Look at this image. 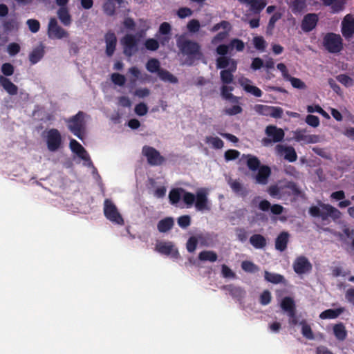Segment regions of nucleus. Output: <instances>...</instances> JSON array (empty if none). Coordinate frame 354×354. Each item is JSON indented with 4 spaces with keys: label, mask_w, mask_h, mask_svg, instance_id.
Masks as SVG:
<instances>
[{
    "label": "nucleus",
    "mask_w": 354,
    "mask_h": 354,
    "mask_svg": "<svg viewBox=\"0 0 354 354\" xmlns=\"http://www.w3.org/2000/svg\"><path fill=\"white\" fill-rule=\"evenodd\" d=\"M243 158L246 160V165L250 171H257V173L253 176L255 183L262 185H267L272 174L270 167L261 165L259 159L252 154L243 155Z\"/></svg>",
    "instance_id": "obj_1"
},
{
    "label": "nucleus",
    "mask_w": 354,
    "mask_h": 354,
    "mask_svg": "<svg viewBox=\"0 0 354 354\" xmlns=\"http://www.w3.org/2000/svg\"><path fill=\"white\" fill-rule=\"evenodd\" d=\"M319 207L313 205L309 208V214L313 217H320L322 221H326L330 217L333 221L341 218V212L329 204L321 203Z\"/></svg>",
    "instance_id": "obj_2"
},
{
    "label": "nucleus",
    "mask_w": 354,
    "mask_h": 354,
    "mask_svg": "<svg viewBox=\"0 0 354 354\" xmlns=\"http://www.w3.org/2000/svg\"><path fill=\"white\" fill-rule=\"evenodd\" d=\"M85 113L80 111L75 115L69 118L66 122L68 130L80 140H83L86 130Z\"/></svg>",
    "instance_id": "obj_3"
},
{
    "label": "nucleus",
    "mask_w": 354,
    "mask_h": 354,
    "mask_svg": "<svg viewBox=\"0 0 354 354\" xmlns=\"http://www.w3.org/2000/svg\"><path fill=\"white\" fill-rule=\"evenodd\" d=\"M177 44L183 55L197 59H199L203 56L201 46L196 41L185 39L182 41H178Z\"/></svg>",
    "instance_id": "obj_4"
},
{
    "label": "nucleus",
    "mask_w": 354,
    "mask_h": 354,
    "mask_svg": "<svg viewBox=\"0 0 354 354\" xmlns=\"http://www.w3.org/2000/svg\"><path fill=\"white\" fill-rule=\"evenodd\" d=\"M323 45L329 53H337L343 49V40L339 34L328 32L324 37Z\"/></svg>",
    "instance_id": "obj_5"
},
{
    "label": "nucleus",
    "mask_w": 354,
    "mask_h": 354,
    "mask_svg": "<svg viewBox=\"0 0 354 354\" xmlns=\"http://www.w3.org/2000/svg\"><path fill=\"white\" fill-rule=\"evenodd\" d=\"M265 133L268 136L262 140L263 145L268 146L272 143L281 142L285 136L283 130L274 125H268L266 127Z\"/></svg>",
    "instance_id": "obj_6"
},
{
    "label": "nucleus",
    "mask_w": 354,
    "mask_h": 354,
    "mask_svg": "<svg viewBox=\"0 0 354 354\" xmlns=\"http://www.w3.org/2000/svg\"><path fill=\"white\" fill-rule=\"evenodd\" d=\"M104 214L105 217L112 223L118 225L124 224L123 218L115 204L110 199H105L104 202Z\"/></svg>",
    "instance_id": "obj_7"
},
{
    "label": "nucleus",
    "mask_w": 354,
    "mask_h": 354,
    "mask_svg": "<svg viewBox=\"0 0 354 354\" xmlns=\"http://www.w3.org/2000/svg\"><path fill=\"white\" fill-rule=\"evenodd\" d=\"M46 142L50 151H57L62 145V138L58 129L52 128L46 131Z\"/></svg>",
    "instance_id": "obj_8"
},
{
    "label": "nucleus",
    "mask_w": 354,
    "mask_h": 354,
    "mask_svg": "<svg viewBox=\"0 0 354 354\" xmlns=\"http://www.w3.org/2000/svg\"><path fill=\"white\" fill-rule=\"evenodd\" d=\"M139 39L132 34L125 35L121 39L123 53L127 57H131L138 51Z\"/></svg>",
    "instance_id": "obj_9"
},
{
    "label": "nucleus",
    "mask_w": 354,
    "mask_h": 354,
    "mask_svg": "<svg viewBox=\"0 0 354 354\" xmlns=\"http://www.w3.org/2000/svg\"><path fill=\"white\" fill-rule=\"evenodd\" d=\"M142 152L151 166L161 165L165 161V158L153 147L145 145L142 147Z\"/></svg>",
    "instance_id": "obj_10"
},
{
    "label": "nucleus",
    "mask_w": 354,
    "mask_h": 354,
    "mask_svg": "<svg viewBox=\"0 0 354 354\" xmlns=\"http://www.w3.org/2000/svg\"><path fill=\"white\" fill-rule=\"evenodd\" d=\"M341 32L343 37L349 40L354 35V16L351 14L346 15L342 21Z\"/></svg>",
    "instance_id": "obj_11"
},
{
    "label": "nucleus",
    "mask_w": 354,
    "mask_h": 354,
    "mask_svg": "<svg viewBox=\"0 0 354 354\" xmlns=\"http://www.w3.org/2000/svg\"><path fill=\"white\" fill-rule=\"evenodd\" d=\"M292 268L297 274H303L310 272L313 266L307 257L304 256L297 257L293 262Z\"/></svg>",
    "instance_id": "obj_12"
},
{
    "label": "nucleus",
    "mask_w": 354,
    "mask_h": 354,
    "mask_svg": "<svg viewBox=\"0 0 354 354\" xmlns=\"http://www.w3.org/2000/svg\"><path fill=\"white\" fill-rule=\"evenodd\" d=\"M48 35L52 39L66 37L68 33L57 24L55 18H51L48 23Z\"/></svg>",
    "instance_id": "obj_13"
},
{
    "label": "nucleus",
    "mask_w": 354,
    "mask_h": 354,
    "mask_svg": "<svg viewBox=\"0 0 354 354\" xmlns=\"http://www.w3.org/2000/svg\"><path fill=\"white\" fill-rule=\"evenodd\" d=\"M319 21V17L315 13H308L304 15L301 23V28L304 32H309L314 30Z\"/></svg>",
    "instance_id": "obj_14"
},
{
    "label": "nucleus",
    "mask_w": 354,
    "mask_h": 354,
    "mask_svg": "<svg viewBox=\"0 0 354 354\" xmlns=\"http://www.w3.org/2000/svg\"><path fill=\"white\" fill-rule=\"evenodd\" d=\"M275 150L279 155L284 154V159L290 162H295L297 159V154L292 146L277 145L275 147Z\"/></svg>",
    "instance_id": "obj_15"
},
{
    "label": "nucleus",
    "mask_w": 354,
    "mask_h": 354,
    "mask_svg": "<svg viewBox=\"0 0 354 354\" xmlns=\"http://www.w3.org/2000/svg\"><path fill=\"white\" fill-rule=\"evenodd\" d=\"M221 289L227 290L232 298L239 301H241L246 295V292L243 288L234 284L224 285L221 286Z\"/></svg>",
    "instance_id": "obj_16"
},
{
    "label": "nucleus",
    "mask_w": 354,
    "mask_h": 354,
    "mask_svg": "<svg viewBox=\"0 0 354 354\" xmlns=\"http://www.w3.org/2000/svg\"><path fill=\"white\" fill-rule=\"evenodd\" d=\"M195 207L198 211L209 210L207 193L204 189L198 190L196 194Z\"/></svg>",
    "instance_id": "obj_17"
},
{
    "label": "nucleus",
    "mask_w": 354,
    "mask_h": 354,
    "mask_svg": "<svg viewBox=\"0 0 354 354\" xmlns=\"http://www.w3.org/2000/svg\"><path fill=\"white\" fill-rule=\"evenodd\" d=\"M240 3L250 6V10L255 15H259L267 5L266 0H237Z\"/></svg>",
    "instance_id": "obj_18"
},
{
    "label": "nucleus",
    "mask_w": 354,
    "mask_h": 354,
    "mask_svg": "<svg viewBox=\"0 0 354 354\" xmlns=\"http://www.w3.org/2000/svg\"><path fill=\"white\" fill-rule=\"evenodd\" d=\"M306 129H298L293 132L294 139L297 142H304L306 144L315 143L317 141V137L315 135L307 134Z\"/></svg>",
    "instance_id": "obj_19"
},
{
    "label": "nucleus",
    "mask_w": 354,
    "mask_h": 354,
    "mask_svg": "<svg viewBox=\"0 0 354 354\" xmlns=\"http://www.w3.org/2000/svg\"><path fill=\"white\" fill-rule=\"evenodd\" d=\"M156 250L165 255L171 254L173 257H178L179 255L177 249H175L171 242H160L156 245Z\"/></svg>",
    "instance_id": "obj_20"
},
{
    "label": "nucleus",
    "mask_w": 354,
    "mask_h": 354,
    "mask_svg": "<svg viewBox=\"0 0 354 354\" xmlns=\"http://www.w3.org/2000/svg\"><path fill=\"white\" fill-rule=\"evenodd\" d=\"M105 42H106V54L109 57H111L116 48L117 37L114 32H108L105 35Z\"/></svg>",
    "instance_id": "obj_21"
},
{
    "label": "nucleus",
    "mask_w": 354,
    "mask_h": 354,
    "mask_svg": "<svg viewBox=\"0 0 354 354\" xmlns=\"http://www.w3.org/2000/svg\"><path fill=\"white\" fill-rule=\"evenodd\" d=\"M45 55V47L41 43L38 46L34 48L29 54V61L32 65L38 63Z\"/></svg>",
    "instance_id": "obj_22"
},
{
    "label": "nucleus",
    "mask_w": 354,
    "mask_h": 354,
    "mask_svg": "<svg viewBox=\"0 0 354 354\" xmlns=\"http://www.w3.org/2000/svg\"><path fill=\"white\" fill-rule=\"evenodd\" d=\"M70 148L71 151L76 153L80 158L84 160H90L89 157L86 154L84 148L76 140L71 139L70 140Z\"/></svg>",
    "instance_id": "obj_23"
},
{
    "label": "nucleus",
    "mask_w": 354,
    "mask_h": 354,
    "mask_svg": "<svg viewBox=\"0 0 354 354\" xmlns=\"http://www.w3.org/2000/svg\"><path fill=\"white\" fill-rule=\"evenodd\" d=\"M250 82L251 81L248 78H242L241 80H239V83L241 86H243L245 91L252 94L255 97H261L263 94L261 90L255 86L250 85Z\"/></svg>",
    "instance_id": "obj_24"
},
{
    "label": "nucleus",
    "mask_w": 354,
    "mask_h": 354,
    "mask_svg": "<svg viewBox=\"0 0 354 354\" xmlns=\"http://www.w3.org/2000/svg\"><path fill=\"white\" fill-rule=\"evenodd\" d=\"M0 85L10 95H15L18 93L17 86L13 84L10 79L3 75H0Z\"/></svg>",
    "instance_id": "obj_25"
},
{
    "label": "nucleus",
    "mask_w": 354,
    "mask_h": 354,
    "mask_svg": "<svg viewBox=\"0 0 354 354\" xmlns=\"http://www.w3.org/2000/svg\"><path fill=\"white\" fill-rule=\"evenodd\" d=\"M290 234L288 232H281L275 239L276 250L283 252L286 250Z\"/></svg>",
    "instance_id": "obj_26"
},
{
    "label": "nucleus",
    "mask_w": 354,
    "mask_h": 354,
    "mask_svg": "<svg viewBox=\"0 0 354 354\" xmlns=\"http://www.w3.org/2000/svg\"><path fill=\"white\" fill-rule=\"evenodd\" d=\"M333 332L335 338L339 342L344 341L347 337L348 333L342 322L335 324L333 327Z\"/></svg>",
    "instance_id": "obj_27"
},
{
    "label": "nucleus",
    "mask_w": 354,
    "mask_h": 354,
    "mask_svg": "<svg viewBox=\"0 0 354 354\" xmlns=\"http://www.w3.org/2000/svg\"><path fill=\"white\" fill-rule=\"evenodd\" d=\"M289 8L295 15L303 13L307 8L306 0H292Z\"/></svg>",
    "instance_id": "obj_28"
},
{
    "label": "nucleus",
    "mask_w": 354,
    "mask_h": 354,
    "mask_svg": "<svg viewBox=\"0 0 354 354\" xmlns=\"http://www.w3.org/2000/svg\"><path fill=\"white\" fill-rule=\"evenodd\" d=\"M344 310L345 308L344 307H339L335 309H327L320 313L319 318L322 319H335L343 313Z\"/></svg>",
    "instance_id": "obj_29"
},
{
    "label": "nucleus",
    "mask_w": 354,
    "mask_h": 354,
    "mask_svg": "<svg viewBox=\"0 0 354 354\" xmlns=\"http://www.w3.org/2000/svg\"><path fill=\"white\" fill-rule=\"evenodd\" d=\"M174 224V221L173 218L171 217H166L163 219H161L157 225V228L160 232H167L170 230Z\"/></svg>",
    "instance_id": "obj_30"
},
{
    "label": "nucleus",
    "mask_w": 354,
    "mask_h": 354,
    "mask_svg": "<svg viewBox=\"0 0 354 354\" xmlns=\"http://www.w3.org/2000/svg\"><path fill=\"white\" fill-rule=\"evenodd\" d=\"M281 307L287 313H290L291 315H294V310H296L295 301L290 297H285L282 299Z\"/></svg>",
    "instance_id": "obj_31"
},
{
    "label": "nucleus",
    "mask_w": 354,
    "mask_h": 354,
    "mask_svg": "<svg viewBox=\"0 0 354 354\" xmlns=\"http://www.w3.org/2000/svg\"><path fill=\"white\" fill-rule=\"evenodd\" d=\"M57 14L59 19L64 26L71 25L72 20L68 8H59Z\"/></svg>",
    "instance_id": "obj_32"
},
{
    "label": "nucleus",
    "mask_w": 354,
    "mask_h": 354,
    "mask_svg": "<svg viewBox=\"0 0 354 354\" xmlns=\"http://www.w3.org/2000/svg\"><path fill=\"white\" fill-rule=\"evenodd\" d=\"M250 244L257 249L263 248L266 244L267 241L266 238L261 234H254L250 238Z\"/></svg>",
    "instance_id": "obj_33"
},
{
    "label": "nucleus",
    "mask_w": 354,
    "mask_h": 354,
    "mask_svg": "<svg viewBox=\"0 0 354 354\" xmlns=\"http://www.w3.org/2000/svg\"><path fill=\"white\" fill-rule=\"evenodd\" d=\"M198 258L201 261L215 262L218 259V256L214 251L203 250L199 253Z\"/></svg>",
    "instance_id": "obj_34"
},
{
    "label": "nucleus",
    "mask_w": 354,
    "mask_h": 354,
    "mask_svg": "<svg viewBox=\"0 0 354 354\" xmlns=\"http://www.w3.org/2000/svg\"><path fill=\"white\" fill-rule=\"evenodd\" d=\"M146 68L150 73H156L158 75L160 71L162 69L160 68V63L158 59L156 58L149 59L146 64Z\"/></svg>",
    "instance_id": "obj_35"
},
{
    "label": "nucleus",
    "mask_w": 354,
    "mask_h": 354,
    "mask_svg": "<svg viewBox=\"0 0 354 354\" xmlns=\"http://www.w3.org/2000/svg\"><path fill=\"white\" fill-rule=\"evenodd\" d=\"M184 189L183 188H174L169 193V199L171 205H176L179 203L183 195Z\"/></svg>",
    "instance_id": "obj_36"
},
{
    "label": "nucleus",
    "mask_w": 354,
    "mask_h": 354,
    "mask_svg": "<svg viewBox=\"0 0 354 354\" xmlns=\"http://www.w3.org/2000/svg\"><path fill=\"white\" fill-rule=\"evenodd\" d=\"M264 278L267 281L274 284L283 283L285 280L283 275L277 273H272L268 271H265Z\"/></svg>",
    "instance_id": "obj_37"
},
{
    "label": "nucleus",
    "mask_w": 354,
    "mask_h": 354,
    "mask_svg": "<svg viewBox=\"0 0 354 354\" xmlns=\"http://www.w3.org/2000/svg\"><path fill=\"white\" fill-rule=\"evenodd\" d=\"M158 77L165 82H169L171 84H177L178 82V78L166 69L162 68L160 71Z\"/></svg>",
    "instance_id": "obj_38"
},
{
    "label": "nucleus",
    "mask_w": 354,
    "mask_h": 354,
    "mask_svg": "<svg viewBox=\"0 0 354 354\" xmlns=\"http://www.w3.org/2000/svg\"><path fill=\"white\" fill-rule=\"evenodd\" d=\"M234 89L233 87L227 85H223L221 87V95L225 100H231L232 102H238L239 98L234 96L231 91Z\"/></svg>",
    "instance_id": "obj_39"
},
{
    "label": "nucleus",
    "mask_w": 354,
    "mask_h": 354,
    "mask_svg": "<svg viewBox=\"0 0 354 354\" xmlns=\"http://www.w3.org/2000/svg\"><path fill=\"white\" fill-rule=\"evenodd\" d=\"M299 324L301 325V334L304 337L307 338L308 339H314V335L313 333V330L311 329V327L310 325H308L305 320H302Z\"/></svg>",
    "instance_id": "obj_40"
},
{
    "label": "nucleus",
    "mask_w": 354,
    "mask_h": 354,
    "mask_svg": "<svg viewBox=\"0 0 354 354\" xmlns=\"http://www.w3.org/2000/svg\"><path fill=\"white\" fill-rule=\"evenodd\" d=\"M104 12L109 17H112L115 14V6L112 0H106L102 6Z\"/></svg>",
    "instance_id": "obj_41"
},
{
    "label": "nucleus",
    "mask_w": 354,
    "mask_h": 354,
    "mask_svg": "<svg viewBox=\"0 0 354 354\" xmlns=\"http://www.w3.org/2000/svg\"><path fill=\"white\" fill-rule=\"evenodd\" d=\"M241 268L246 272L254 273L259 270V268L253 262L244 261L241 263Z\"/></svg>",
    "instance_id": "obj_42"
},
{
    "label": "nucleus",
    "mask_w": 354,
    "mask_h": 354,
    "mask_svg": "<svg viewBox=\"0 0 354 354\" xmlns=\"http://www.w3.org/2000/svg\"><path fill=\"white\" fill-rule=\"evenodd\" d=\"M221 80L224 84H230L233 82L234 75L227 69L222 70L220 72Z\"/></svg>",
    "instance_id": "obj_43"
},
{
    "label": "nucleus",
    "mask_w": 354,
    "mask_h": 354,
    "mask_svg": "<svg viewBox=\"0 0 354 354\" xmlns=\"http://www.w3.org/2000/svg\"><path fill=\"white\" fill-rule=\"evenodd\" d=\"M183 200L187 207H190L195 203L196 195L184 189V192H183Z\"/></svg>",
    "instance_id": "obj_44"
},
{
    "label": "nucleus",
    "mask_w": 354,
    "mask_h": 354,
    "mask_svg": "<svg viewBox=\"0 0 354 354\" xmlns=\"http://www.w3.org/2000/svg\"><path fill=\"white\" fill-rule=\"evenodd\" d=\"M253 44L255 48L261 52L264 51L267 44L266 40L261 36H256L253 38Z\"/></svg>",
    "instance_id": "obj_45"
},
{
    "label": "nucleus",
    "mask_w": 354,
    "mask_h": 354,
    "mask_svg": "<svg viewBox=\"0 0 354 354\" xmlns=\"http://www.w3.org/2000/svg\"><path fill=\"white\" fill-rule=\"evenodd\" d=\"M111 79L114 84L119 86H123L126 82L125 76L118 73H112L111 75Z\"/></svg>",
    "instance_id": "obj_46"
},
{
    "label": "nucleus",
    "mask_w": 354,
    "mask_h": 354,
    "mask_svg": "<svg viewBox=\"0 0 354 354\" xmlns=\"http://www.w3.org/2000/svg\"><path fill=\"white\" fill-rule=\"evenodd\" d=\"M271 106L263 104H256L254 106V110L259 115L264 116H270Z\"/></svg>",
    "instance_id": "obj_47"
},
{
    "label": "nucleus",
    "mask_w": 354,
    "mask_h": 354,
    "mask_svg": "<svg viewBox=\"0 0 354 354\" xmlns=\"http://www.w3.org/2000/svg\"><path fill=\"white\" fill-rule=\"evenodd\" d=\"M201 24L198 20L191 19L187 24V30L191 33L198 32L200 30Z\"/></svg>",
    "instance_id": "obj_48"
},
{
    "label": "nucleus",
    "mask_w": 354,
    "mask_h": 354,
    "mask_svg": "<svg viewBox=\"0 0 354 354\" xmlns=\"http://www.w3.org/2000/svg\"><path fill=\"white\" fill-rule=\"evenodd\" d=\"M231 189H232V191L236 193V194H243V185L239 182V180H230L229 182H228Z\"/></svg>",
    "instance_id": "obj_49"
},
{
    "label": "nucleus",
    "mask_w": 354,
    "mask_h": 354,
    "mask_svg": "<svg viewBox=\"0 0 354 354\" xmlns=\"http://www.w3.org/2000/svg\"><path fill=\"white\" fill-rule=\"evenodd\" d=\"M282 17V14L279 12H277L274 13L271 17L270 18L268 27H267V32L272 31L274 28L275 24L277 21H279Z\"/></svg>",
    "instance_id": "obj_50"
},
{
    "label": "nucleus",
    "mask_w": 354,
    "mask_h": 354,
    "mask_svg": "<svg viewBox=\"0 0 354 354\" xmlns=\"http://www.w3.org/2000/svg\"><path fill=\"white\" fill-rule=\"evenodd\" d=\"M230 48L232 49L235 48L237 51L241 52L244 50V42L239 39H233L229 44Z\"/></svg>",
    "instance_id": "obj_51"
},
{
    "label": "nucleus",
    "mask_w": 354,
    "mask_h": 354,
    "mask_svg": "<svg viewBox=\"0 0 354 354\" xmlns=\"http://www.w3.org/2000/svg\"><path fill=\"white\" fill-rule=\"evenodd\" d=\"M207 142L212 144L214 148L220 149L223 147L224 142L218 137H207Z\"/></svg>",
    "instance_id": "obj_52"
},
{
    "label": "nucleus",
    "mask_w": 354,
    "mask_h": 354,
    "mask_svg": "<svg viewBox=\"0 0 354 354\" xmlns=\"http://www.w3.org/2000/svg\"><path fill=\"white\" fill-rule=\"evenodd\" d=\"M336 79L346 87L351 86L353 84V79L346 74H340L336 77Z\"/></svg>",
    "instance_id": "obj_53"
},
{
    "label": "nucleus",
    "mask_w": 354,
    "mask_h": 354,
    "mask_svg": "<svg viewBox=\"0 0 354 354\" xmlns=\"http://www.w3.org/2000/svg\"><path fill=\"white\" fill-rule=\"evenodd\" d=\"M145 46L149 50L155 51L159 48V42L155 39L149 38L145 41Z\"/></svg>",
    "instance_id": "obj_54"
},
{
    "label": "nucleus",
    "mask_w": 354,
    "mask_h": 354,
    "mask_svg": "<svg viewBox=\"0 0 354 354\" xmlns=\"http://www.w3.org/2000/svg\"><path fill=\"white\" fill-rule=\"evenodd\" d=\"M21 50L20 45L16 42L10 43L7 46V52L10 56H15Z\"/></svg>",
    "instance_id": "obj_55"
},
{
    "label": "nucleus",
    "mask_w": 354,
    "mask_h": 354,
    "mask_svg": "<svg viewBox=\"0 0 354 354\" xmlns=\"http://www.w3.org/2000/svg\"><path fill=\"white\" fill-rule=\"evenodd\" d=\"M197 244L198 240L196 237L194 236L189 237L186 243V248L187 251L190 253L194 252L196 249Z\"/></svg>",
    "instance_id": "obj_56"
},
{
    "label": "nucleus",
    "mask_w": 354,
    "mask_h": 354,
    "mask_svg": "<svg viewBox=\"0 0 354 354\" xmlns=\"http://www.w3.org/2000/svg\"><path fill=\"white\" fill-rule=\"evenodd\" d=\"M15 71V68L12 64L10 63H4L1 66V72L3 73V76L8 77L13 75Z\"/></svg>",
    "instance_id": "obj_57"
},
{
    "label": "nucleus",
    "mask_w": 354,
    "mask_h": 354,
    "mask_svg": "<svg viewBox=\"0 0 354 354\" xmlns=\"http://www.w3.org/2000/svg\"><path fill=\"white\" fill-rule=\"evenodd\" d=\"M26 24L29 28V30L33 32L36 33L39 30L40 24L37 19H28Z\"/></svg>",
    "instance_id": "obj_58"
},
{
    "label": "nucleus",
    "mask_w": 354,
    "mask_h": 354,
    "mask_svg": "<svg viewBox=\"0 0 354 354\" xmlns=\"http://www.w3.org/2000/svg\"><path fill=\"white\" fill-rule=\"evenodd\" d=\"M286 188L289 190L288 192L289 195L297 196L301 193V191L297 187V185L293 182L288 183V185L286 186Z\"/></svg>",
    "instance_id": "obj_59"
},
{
    "label": "nucleus",
    "mask_w": 354,
    "mask_h": 354,
    "mask_svg": "<svg viewBox=\"0 0 354 354\" xmlns=\"http://www.w3.org/2000/svg\"><path fill=\"white\" fill-rule=\"evenodd\" d=\"M135 113L139 116H143L148 112V107L146 104L140 102L135 106Z\"/></svg>",
    "instance_id": "obj_60"
},
{
    "label": "nucleus",
    "mask_w": 354,
    "mask_h": 354,
    "mask_svg": "<svg viewBox=\"0 0 354 354\" xmlns=\"http://www.w3.org/2000/svg\"><path fill=\"white\" fill-rule=\"evenodd\" d=\"M306 122L313 127H317L319 125V118L314 115L309 114L306 118Z\"/></svg>",
    "instance_id": "obj_61"
},
{
    "label": "nucleus",
    "mask_w": 354,
    "mask_h": 354,
    "mask_svg": "<svg viewBox=\"0 0 354 354\" xmlns=\"http://www.w3.org/2000/svg\"><path fill=\"white\" fill-rule=\"evenodd\" d=\"M191 223L189 215H183L178 218V224L182 228H187Z\"/></svg>",
    "instance_id": "obj_62"
},
{
    "label": "nucleus",
    "mask_w": 354,
    "mask_h": 354,
    "mask_svg": "<svg viewBox=\"0 0 354 354\" xmlns=\"http://www.w3.org/2000/svg\"><path fill=\"white\" fill-rule=\"evenodd\" d=\"M240 152L236 149H228L225 152V159L227 161L233 160L239 158Z\"/></svg>",
    "instance_id": "obj_63"
},
{
    "label": "nucleus",
    "mask_w": 354,
    "mask_h": 354,
    "mask_svg": "<svg viewBox=\"0 0 354 354\" xmlns=\"http://www.w3.org/2000/svg\"><path fill=\"white\" fill-rule=\"evenodd\" d=\"M232 59L227 57H219L216 59V68H225L229 64Z\"/></svg>",
    "instance_id": "obj_64"
}]
</instances>
